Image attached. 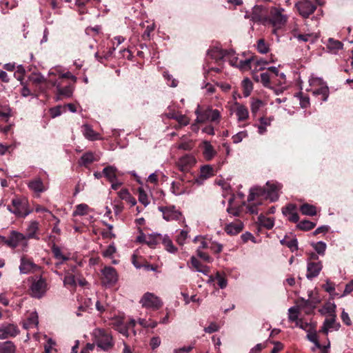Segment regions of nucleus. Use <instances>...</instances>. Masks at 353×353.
I'll list each match as a JSON object with an SVG mask.
<instances>
[{"label": "nucleus", "instance_id": "bf43d9fd", "mask_svg": "<svg viewBox=\"0 0 353 353\" xmlns=\"http://www.w3.org/2000/svg\"><path fill=\"white\" fill-rule=\"evenodd\" d=\"M257 50L261 54H265L268 52L269 48L267 46L264 39H261L258 41Z\"/></svg>", "mask_w": 353, "mask_h": 353}, {"label": "nucleus", "instance_id": "1a4fd4ad", "mask_svg": "<svg viewBox=\"0 0 353 353\" xmlns=\"http://www.w3.org/2000/svg\"><path fill=\"white\" fill-rule=\"evenodd\" d=\"M26 241V236L17 231H12L8 238H6V245L9 248H15L20 243L26 245L25 242Z\"/></svg>", "mask_w": 353, "mask_h": 353}, {"label": "nucleus", "instance_id": "0e129e2a", "mask_svg": "<svg viewBox=\"0 0 353 353\" xmlns=\"http://www.w3.org/2000/svg\"><path fill=\"white\" fill-rule=\"evenodd\" d=\"M63 111V108L61 105H57L56 107L50 109V113L52 118H55L61 114Z\"/></svg>", "mask_w": 353, "mask_h": 353}, {"label": "nucleus", "instance_id": "0eeeda50", "mask_svg": "<svg viewBox=\"0 0 353 353\" xmlns=\"http://www.w3.org/2000/svg\"><path fill=\"white\" fill-rule=\"evenodd\" d=\"M269 14L270 11L268 10V8L263 6L256 5L252 8V20L254 22L260 23L264 26H267Z\"/></svg>", "mask_w": 353, "mask_h": 353}, {"label": "nucleus", "instance_id": "412c9836", "mask_svg": "<svg viewBox=\"0 0 353 353\" xmlns=\"http://www.w3.org/2000/svg\"><path fill=\"white\" fill-rule=\"evenodd\" d=\"M100 157L99 155L92 152H85L80 159V163L81 165L87 168L90 164L94 161H98Z\"/></svg>", "mask_w": 353, "mask_h": 353}, {"label": "nucleus", "instance_id": "72a5a7b5", "mask_svg": "<svg viewBox=\"0 0 353 353\" xmlns=\"http://www.w3.org/2000/svg\"><path fill=\"white\" fill-rule=\"evenodd\" d=\"M236 115L239 121H245L249 116L248 108L243 105L239 104L236 110Z\"/></svg>", "mask_w": 353, "mask_h": 353}, {"label": "nucleus", "instance_id": "ddd939ff", "mask_svg": "<svg viewBox=\"0 0 353 353\" xmlns=\"http://www.w3.org/2000/svg\"><path fill=\"white\" fill-rule=\"evenodd\" d=\"M52 86H55L57 88V100L62 99L65 97H70L73 92L72 85L69 84L64 87L61 86V82H52Z\"/></svg>", "mask_w": 353, "mask_h": 353}, {"label": "nucleus", "instance_id": "f8f14e48", "mask_svg": "<svg viewBox=\"0 0 353 353\" xmlns=\"http://www.w3.org/2000/svg\"><path fill=\"white\" fill-rule=\"evenodd\" d=\"M19 333L17 325L12 323H4L0 326V339L15 337Z\"/></svg>", "mask_w": 353, "mask_h": 353}, {"label": "nucleus", "instance_id": "dca6fc26", "mask_svg": "<svg viewBox=\"0 0 353 353\" xmlns=\"http://www.w3.org/2000/svg\"><path fill=\"white\" fill-rule=\"evenodd\" d=\"M39 268V267L34 263L31 259L27 258L26 256H22L21 258L19 270L21 273L27 274L31 271L37 270Z\"/></svg>", "mask_w": 353, "mask_h": 353}, {"label": "nucleus", "instance_id": "ea45409f", "mask_svg": "<svg viewBox=\"0 0 353 353\" xmlns=\"http://www.w3.org/2000/svg\"><path fill=\"white\" fill-rule=\"evenodd\" d=\"M89 207L87 204L81 203L76 206L75 210L73 212V216H83L88 213Z\"/></svg>", "mask_w": 353, "mask_h": 353}, {"label": "nucleus", "instance_id": "a18cd8bd", "mask_svg": "<svg viewBox=\"0 0 353 353\" xmlns=\"http://www.w3.org/2000/svg\"><path fill=\"white\" fill-rule=\"evenodd\" d=\"M336 316H333L332 317H330V319H325V322L327 324V326L329 327L330 329H334L335 330H339L341 325L339 323L336 322Z\"/></svg>", "mask_w": 353, "mask_h": 353}, {"label": "nucleus", "instance_id": "39448f33", "mask_svg": "<svg viewBox=\"0 0 353 353\" xmlns=\"http://www.w3.org/2000/svg\"><path fill=\"white\" fill-rule=\"evenodd\" d=\"M267 25H272L274 28L273 33L276 34V30L281 28L285 24L287 19L282 14L280 9L272 7L270 10Z\"/></svg>", "mask_w": 353, "mask_h": 353}, {"label": "nucleus", "instance_id": "f704fd0d", "mask_svg": "<svg viewBox=\"0 0 353 353\" xmlns=\"http://www.w3.org/2000/svg\"><path fill=\"white\" fill-rule=\"evenodd\" d=\"M280 242L283 245H285L289 248L292 252L298 250V241L296 238L288 239L285 237Z\"/></svg>", "mask_w": 353, "mask_h": 353}, {"label": "nucleus", "instance_id": "13d9d810", "mask_svg": "<svg viewBox=\"0 0 353 353\" xmlns=\"http://www.w3.org/2000/svg\"><path fill=\"white\" fill-rule=\"evenodd\" d=\"M176 121L179 123V127L186 126L190 123L189 118L181 114H179Z\"/></svg>", "mask_w": 353, "mask_h": 353}, {"label": "nucleus", "instance_id": "a211bd4d", "mask_svg": "<svg viewBox=\"0 0 353 353\" xmlns=\"http://www.w3.org/2000/svg\"><path fill=\"white\" fill-rule=\"evenodd\" d=\"M323 268L321 261L317 263H307L306 277L308 279H312L316 277Z\"/></svg>", "mask_w": 353, "mask_h": 353}, {"label": "nucleus", "instance_id": "5701e85b", "mask_svg": "<svg viewBox=\"0 0 353 353\" xmlns=\"http://www.w3.org/2000/svg\"><path fill=\"white\" fill-rule=\"evenodd\" d=\"M243 228V224L241 221H239L236 223H231L225 227V231L227 234L230 235H236L240 233Z\"/></svg>", "mask_w": 353, "mask_h": 353}, {"label": "nucleus", "instance_id": "473e14b6", "mask_svg": "<svg viewBox=\"0 0 353 353\" xmlns=\"http://www.w3.org/2000/svg\"><path fill=\"white\" fill-rule=\"evenodd\" d=\"M44 77L41 74H32L29 77V81L32 83L34 90L37 89V88L44 82Z\"/></svg>", "mask_w": 353, "mask_h": 353}, {"label": "nucleus", "instance_id": "aec40b11", "mask_svg": "<svg viewBox=\"0 0 353 353\" xmlns=\"http://www.w3.org/2000/svg\"><path fill=\"white\" fill-rule=\"evenodd\" d=\"M39 222L37 221H32L29 223L28 226L26 229V237L27 239H39V237L37 235V232L39 231Z\"/></svg>", "mask_w": 353, "mask_h": 353}, {"label": "nucleus", "instance_id": "de8ad7c7", "mask_svg": "<svg viewBox=\"0 0 353 353\" xmlns=\"http://www.w3.org/2000/svg\"><path fill=\"white\" fill-rule=\"evenodd\" d=\"M161 242L165 245L166 250L168 252L174 253L176 250V248L174 246L172 241L169 239V237L163 236Z\"/></svg>", "mask_w": 353, "mask_h": 353}, {"label": "nucleus", "instance_id": "20e7f679", "mask_svg": "<svg viewBox=\"0 0 353 353\" xmlns=\"http://www.w3.org/2000/svg\"><path fill=\"white\" fill-rule=\"evenodd\" d=\"M195 114L197 117L196 119V123H205L206 121L219 122L220 120V112L218 110H212L211 108H207L202 110L200 105H198L195 110Z\"/></svg>", "mask_w": 353, "mask_h": 353}, {"label": "nucleus", "instance_id": "864d4df0", "mask_svg": "<svg viewBox=\"0 0 353 353\" xmlns=\"http://www.w3.org/2000/svg\"><path fill=\"white\" fill-rule=\"evenodd\" d=\"M294 37L296 38L299 41H308L310 38L312 37L311 34H299L296 30H293L292 32Z\"/></svg>", "mask_w": 353, "mask_h": 353}, {"label": "nucleus", "instance_id": "c9c22d12", "mask_svg": "<svg viewBox=\"0 0 353 353\" xmlns=\"http://www.w3.org/2000/svg\"><path fill=\"white\" fill-rule=\"evenodd\" d=\"M16 347L12 341H8L0 345L1 353H14Z\"/></svg>", "mask_w": 353, "mask_h": 353}, {"label": "nucleus", "instance_id": "b1692460", "mask_svg": "<svg viewBox=\"0 0 353 353\" xmlns=\"http://www.w3.org/2000/svg\"><path fill=\"white\" fill-rule=\"evenodd\" d=\"M266 190L268 192V196L271 201H274L278 199V191L280 189V185L277 183H271L270 181L266 183Z\"/></svg>", "mask_w": 353, "mask_h": 353}, {"label": "nucleus", "instance_id": "9b49d317", "mask_svg": "<svg viewBox=\"0 0 353 353\" xmlns=\"http://www.w3.org/2000/svg\"><path fill=\"white\" fill-rule=\"evenodd\" d=\"M102 283L104 285H112L115 284L118 280V274L115 268L108 266L102 270Z\"/></svg>", "mask_w": 353, "mask_h": 353}, {"label": "nucleus", "instance_id": "c85d7f7f", "mask_svg": "<svg viewBox=\"0 0 353 353\" xmlns=\"http://www.w3.org/2000/svg\"><path fill=\"white\" fill-rule=\"evenodd\" d=\"M83 135L89 140L94 141L100 139L99 134L95 132L92 128L88 125H83Z\"/></svg>", "mask_w": 353, "mask_h": 353}, {"label": "nucleus", "instance_id": "e2e57ef3", "mask_svg": "<svg viewBox=\"0 0 353 353\" xmlns=\"http://www.w3.org/2000/svg\"><path fill=\"white\" fill-rule=\"evenodd\" d=\"M300 105L302 108H306L310 105V98L307 95H304L302 92L299 93Z\"/></svg>", "mask_w": 353, "mask_h": 353}, {"label": "nucleus", "instance_id": "4d7b16f0", "mask_svg": "<svg viewBox=\"0 0 353 353\" xmlns=\"http://www.w3.org/2000/svg\"><path fill=\"white\" fill-rule=\"evenodd\" d=\"M312 292H310L309 294V297L311 299L310 301L311 304L309 305V311H305L307 314H310L311 312L316 307V305L320 303V299L319 298H312Z\"/></svg>", "mask_w": 353, "mask_h": 353}, {"label": "nucleus", "instance_id": "3c124183", "mask_svg": "<svg viewBox=\"0 0 353 353\" xmlns=\"http://www.w3.org/2000/svg\"><path fill=\"white\" fill-rule=\"evenodd\" d=\"M289 312V320L292 322L299 321L298 314L299 312V309L296 307H292L288 310Z\"/></svg>", "mask_w": 353, "mask_h": 353}, {"label": "nucleus", "instance_id": "a19ab883", "mask_svg": "<svg viewBox=\"0 0 353 353\" xmlns=\"http://www.w3.org/2000/svg\"><path fill=\"white\" fill-rule=\"evenodd\" d=\"M312 246L314 248L318 254L323 256L327 248L326 243L323 241L312 243Z\"/></svg>", "mask_w": 353, "mask_h": 353}, {"label": "nucleus", "instance_id": "6ab92c4d", "mask_svg": "<svg viewBox=\"0 0 353 353\" xmlns=\"http://www.w3.org/2000/svg\"><path fill=\"white\" fill-rule=\"evenodd\" d=\"M201 147L203 150V156L205 160L210 161L216 156V151L210 141H203Z\"/></svg>", "mask_w": 353, "mask_h": 353}, {"label": "nucleus", "instance_id": "09e8293b", "mask_svg": "<svg viewBox=\"0 0 353 353\" xmlns=\"http://www.w3.org/2000/svg\"><path fill=\"white\" fill-rule=\"evenodd\" d=\"M307 339L310 341L314 343L315 344V346L317 348L322 347V345L319 343V341L318 340V336H317V334H316V331L308 332V334H307Z\"/></svg>", "mask_w": 353, "mask_h": 353}, {"label": "nucleus", "instance_id": "37998d69", "mask_svg": "<svg viewBox=\"0 0 353 353\" xmlns=\"http://www.w3.org/2000/svg\"><path fill=\"white\" fill-rule=\"evenodd\" d=\"M51 250L55 259H61L63 261L68 260V257L63 255L61 251V249L54 243L52 245Z\"/></svg>", "mask_w": 353, "mask_h": 353}, {"label": "nucleus", "instance_id": "680f3d73", "mask_svg": "<svg viewBox=\"0 0 353 353\" xmlns=\"http://www.w3.org/2000/svg\"><path fill=\"white\" fill-rule=\"evenodd\" d=\"M248 137V133L246 131H241L238 132L237 134L232 136V139L234 143H240L243 139Z\"/></svg>", "mask_w": 353, "mask_h": 353}, {"label": "nucleus", "instance_id": "4be33fe9", "mask_svg": "<svg viewBox=\"0 0 353 353\" xmlns=\"http://www.w3.org/2000/svg\"><path fill=\"white\" fill-rule=\"evenodd\" d=\"M103 176H105L109 182H113L117 180L119 174L117 168L113 165H108L103 170Z\"/></svg>", "mask_w": 353, "mask_h": 353}, {"label": "nucleus", "instance_id": "f3484780", "mask_svg": "<svg viewBox=\"0 0 353 353\" xmlns=\"http://www.w3.org/2000/svg\"><path fill=\"white\" fill-rule=\"evenodd\" d=\"M296 205L293 203H289L283 208L282 212L285 216H289L288 219L292 223H297L299 220V216L296 212Z\"/></svg>", "mask_w": 353, "mask_h": 353}, {"label": "nucleus", "instance_id": "7ed1b4c3", "mask_svg": "<svg viewBox=\"0 0 353 353\" xmlns=\"http://www.w3.org/2000/svg\"><path fill=\"white\" fill-rule=\"evenodd\" d=\"M7 209L17 217H26L30 212L28 201L25 198L13 199L12 205H8Z\"/></svg>", "mask_w": 353, "mask_h": 353}, {"label": "nucleus", "instance_id": "4468645a", "mask_svg": "<svg viewBox=\"0 0 353 353\" xmlns=\"http://www.w3.org/2000/svg\"><path fill=\"white\" fill-rule=\"evenodd\" d=\"M196 163L195 158L192 155H185L179 159L177 166L181 172H190Z\"/></svg>", "mask_w": 353, "mask_h": 353}, {"label": "nucleus", "instance_id": "e433bc0d", "mask_svg": "<svg viewBox=\"0 0 353 353\" xmlns=\"http://www.w3.org/2000/svg\"><path fill=\"white\" fill-rule=\"evenodd\" d=\"M214 175L213 168L210 165H205L201 168L200 177L202 179H208Z\"/></svg>", "mask_w": 353, "mask_h": 353}, {"label": "nucleus", "instance_id": "603ef678", "mask_svg": "<svg viewBox=\"0 0 353 353\" xmlns=\"http://www.w3.org/2000/svg\"><path fill=\"white\" fill-rule=\"evenodd\" d=\"M215 279L220 288L224 289L225 288H226L228 284L227 279L223 276H222L219 272H217L216 274Z\"/></svg>", "mask_w": 353, "mask_h": 353}, {"label": "nucleus", "instance_id": "8fccbe9b", "mask_svg": "<svg viewBox=\"0 0 353 353\" xmlns=\"http://www.w3.org/2000/svg\"><path fill=\"white\" fill-rule=\"evenodd\" d=\"M179 178L182 182H197L198 181L190 172H182V174L179 175Z\"/></svg>", "mask_w": 353, "mask_h": 353}, {"label": "nucleus", "instance_id": "f03ea898", "mask_svg": "<svg viewBox=\"0 0 353 353\" xmlns=\"http://www.w3.org/2000/svg\"><path fill=\"white\" fill-rule=\"evenodd\" d=\"M31 279L30 294L34 298L41 299L45 295L48 290L46 279L41 276H34Z\"/></svg>", "mask_w": 353, "mask_h": 353}, {"label": "nucleus", "instance_id": "393cba45", "mask_svg": "<svg viewBox=\"0 0 353 353\" xmlns=\"http://www.w3.org/2000/svg\"><path fill=\"white\" fill-rule=\"evenodd\" d=\"M257 223L260 226H262L268 230H270L274 227V221L272 218H268L263 214H261L258 217Z\"/></svg>", "mask_w": 353, "mask_h": 353}, {"label": "nucleus", "instance_id": "58836bf2", "mask_svg": "<svg viewBox=\"0 0 353 353\" xmlns=\"http://www.w3.org/2000/svg\"><path fill=\"white\" fill-rule=\"evenodd\" d=\"M315 226L316 223L309 220L301 221L297 225L299 229L303 231H309L313 229Z\"/></svg>", "mask_w": 353, "mask_h": 353}, {"label": "nucleus", "instance_id": "052dcab7", "mask_svg": "<svg viewBox=\"0 0 353 353\" xmlns=\"http://www.w3.org/2000/svg\"><path fill=\"white\" fill-rule=\"evenodd\" d=\"M329 47L332 50H340L343 48V43L337 40H334L332 38H330L328 40Z\"/></svg>", "mask_w": 353, "mask_h": 353}, {"label": "nucleus", "instance_id": "6e6552de", "mask_svg": "<svg viewBox=\"0 0 353 353\" xmlns=\"http://www.w3.org/2000/svg\"><path fill=\"white\" fill-rule=\"evenodd\" d=\"M299 13L303 18H307L310 14L314 13L316 9V6L310 1L305 0L296 3Z\"/></svg>", "mask_w": 353, "mask_h": 353}, {"label": "nucleus", "instance_id": "79ce46f5", "mask_svg": "<svg viewBox=\"0 0 353 353\" xmlns=\"http://www.w3.org/2000/svg\"><path fill=\"white\" fill-rule=\"evenodd\" d=\"M263 105V102L259 99L252 98L251 112L253 115H256L260 108Z\"/></svg>", "mask_w": 353, "mask_h": 353}, {"label": "nucleus", "instance_id": "cd10ccee", "mask_svg": "<svg viewBox=\"0 0 353 353\" xmlns=\"http://www.w3.org/2000/svg\"><path fill=\"white\" fill-rule=\"evenodd\" d=\"M232 54V52H229L226 50H212L208 51V54L216 61L222 60L224 57Z\"/></svg>", "mask_w": 353, "mask_h": 353}, {"label": "nucleus", "instance_id": "423d86ee", "mask_svg": "<svg viewBox=\"0 0 353 353\" xmlns=\"http://www.w3.org/2000/svg\"><path fill=\"white\" fill-rule=\"evenodd\" d=\"M139 303L143 307L152 310L153 311L158 310L163 305V302L159 297L153 293L146 292L141 297Z\"/></svg>", "mask_w": 353, "mask_h": 353}, {"label": "nucleus", "instance_id": "c03bdc74", "mask_svg": "<svg viewBox=\"0 0 353 353\" xmlns=\"http://www.w3.org/2000/svg\"><path fill=\"white\" fill-rule=\"evenodd\" d=\"M52 81H47L46 79H44V82H43L34 92H37L39 94L41 93H46L47 91L52 88Z\"/></svg>", "mask_w": 353, "mask_h": 353}, {"label": "nucleus", "instance_id": "9d476101", "mask_svg": "<svg viewBox=\"0 0 353 353\" xmlns=\"http://www.w3.org/2000/svg\"><path fill=\"white\" fill-rule=\"evenodd\" d=\"M158 209L163 213V218L167 221L179 220L181 216V213L174 205L159 206Z\"/></svg>", "mask_w": 353, "mask_h": 353}, {"label": "nucleus", "instance_id": "338daca9", "mask_svg": "<svg viewBox=\"0 0 353 353\" xmlns=\"http://www.w3.org/2000/svg\"><path fill=\"white\" fill-rule=\"evenodd\" d=\"M336 305L334 303H327L325 306V310H326L327 313L329 314L330 317H332L333 316L336 315Z\"/></svg>", "mask_w": 353, "mask_h": 353}, {"label": "nucleus", "instance_id": "a878e982", "mask_svg": "<svg viewBox=\"0 0 353 353\" xmlns=\"http://www.w3.org/2000/svg\"><path fill=\"white\" fill-rule=\"evenodd\" d=\"M314 96H321L323 101H326L328 99L330 90L327 85H321L320 88L312 91Z\"/></svg>", "mask_w": 353, "mask_h": 353}, {"label": "nucleus", "instance_id": "7c9ffc66", "mask_svg": "<svg viewBox=\"0 0 353 353\" xmlns=\"http://www.w3.org/2000/svg\"><path fill=\"white\" fill-rule=\"evenodd\" d=\"M301 212L307 216H314L316 214V208L309 203H303L300 207Z\"/></svg>", "mask_w": 353, "mask_h": 353}, {"label": "nucleus", "instance_id": "5fc2aeb1", "mask_svg": "<svg viewBox=\"0 0 353 353\" xmlns=\"http://www.w3.org/2000/svg\"><path fill=\"white\" fill-rule=\"evenodd\" d=\"M64 285L74 287L76 285L74 276L72 274H67L63 279Z\"/></svg>", "mask_w": 353, "mask_h": 353}, {"label": "nucleus", "instance_id": "c756f323", "mask_svg": "<svg viewBox=\"0 0 353 353\" xmlns=\"http://www.w3.org/2000/svg\"><path fill=\"white\" fill-rule=\"evenodd\" d=\"M28 187L36 192H43L45 191L43 181L39 178L31 181L28 184Z\"/></svg>", "mask_w": 353, "mask_h": 353}, {"label": "nucleus", "instance_id": "774afa93", "mask_svg": "<svg viewBox=\"0 0 353 353\" xmlns=\"http://www.w3.org/2000/svg\"><path fill=\"white\" fill-rule=\"evenodd\" d=\"M209 248L215 254H219L223 250V245L220 243L212 242Z\"/></svg>", "mask_w": 353, "mask_h": 353}, {"label": "nucleus", "instance_id": "f257e3e1", "mask_svg": "<svg viewBox=\"0 0 353 353\" xmlns=\"http://www.w3.org/2000/svg\"><path fill=\"white\" fill-rule=\"evenodd\" d=\"M92 336L97 345L105 351L111 350L114 345L111 332L108 330L96 328L93 330Z\"/></svg>", "mask_w": 353, "mask_h": 353}, {"label": "nucleus", "instance_id": "69168bd1", "mask_svg": "<svg viewBox=\"0 0 353 353\" xmlns=\"http://www.w3.org/2000/svg\"><path fill=\"white\" fill-rule=\"evenodd\" d=\"M139 201L143 205H144V206H146L149 203V201L148 200L147 194L142 189H139Z\"/></svg>", "mask_w": 353, "mask_h": 353}, {"label": "nucleus", "instance_id": "bb28decb", "mask_svg": "<svg viewBox=\"0 0 353 353\" xmlns=\"http://www.w3.org/2000/svg\"><path fill=\"white\" fill-rule=\"evenodd\" d=\"M163 239V236L160 234H151L147 236L145 243L150 248H154L160 243Z\"/></svg>", "mask_w": 353, "mask_h": 353}, {"label": "nucleus", "instance_id": "6e6d98bb", "mask_svg": "<svg viewBox=\"0 0 353 353\" xmlns=\"http://www.w3.org/2000/svg\"><path fill=\"white\" fill-rule=\"evenodd\" d=\"M296 303L297 305V308H301V309H308L309 310V305L311 304L310 299H305L303 298H299L297 301H296Z\"/></svg>", "mask_w": 353, "mask_h": 353}, {"label": "nucleus", "instance_id": "4c0bfd02", "mask_svg": "<svg viewBox=\"0 0 353 353\" xmlns=\"http://www.w3.org/2000/svg\"><path fill=\"white\" fill-rule=\"evenodd\" d=\"M242 87L244 97H247L250 96L253 89L252 82L248 78H246L242 81Z\"/></svg>", "mask_w": 353, "mask_h": 353}, {"label": "nucleus", "instance_id": "2eb2a0df", "mask_svg": "<svg viewBox=\"0 0 353 353\" xmlns=\"http://www.w3.org/2000/svg\"><path fill=\"white\" fill-rule=\"evenodd\" d=\"M263 199H270L268 190L265 188L256 187L251 189L248 200V201H258L260 202Z\"/></svg>", "mask_w": 353, "mask_h": 353}, {"label": "nucleus", "instance_id": "2f4dec72", "mask_svg": "<svg viewBox=\"0 0 353 353\" xmlns=\"http://www.w3.org/2000/svg\"><path fill=\"white\" fill-rule=\"evenodd\" d=\"M260 77L261 82L262 83L264 87L273 89L272 86V83L274 80L273 76H271V74L268 72H265L260 74Z\"/></svg>", "mask_w": 353, "mask_h": 353}, {"label": "nucleus", "instance_id": "49530a36", "mask_svg": "<svg viewBox=\"0 0 353 353\" xmlns=\"http://www.w3.org/2000/svg\"><path fill=\"white\" fill-rule=\"evenodd\" d=\"M10 117V108L6 104L0 103V119H6Z\"/></svg>", "mask_w": 353, "mask_h": 353}]
</instances>
